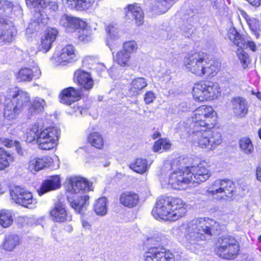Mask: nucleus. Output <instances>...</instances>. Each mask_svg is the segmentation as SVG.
<instances>
[{
    "mask_svg": "<svg viewBox=\"0 0 261 261\" xmlns=\"http://www.w3.org/2000/svg\"><path fill=\"white\" fill-rule=\"evenodd\" d=\"M186 159L178 158L165 163L161 168L160 182L164 187L170 186L176 190H185L192 183H200L211 176L208 168L200 163L197 166H186Z\"/></svg>",
    "mask_w": 261,
    "mask_h": 261,
    "instance_id": "f257e3e1",
    "label": "nucleus"
},
{
    "mask_svg": "<svg viewBox=\"0 0 261 261\" xmlns=\"http://www.w3.org/2000/svg\"><path fill=\"white\" fill-rule=\"evenodd\" d=\"M216 112L208 106H201L194 110L187 119V128L194 134L193 143L207 151L214 150L222 142L221 134L211 132L216 124Z\"/></svg>",
    "mask_w": 261,
    "mask_h": 261,
    "instance_id": "f03ea898",
    "label": "nucleus"
},
{
    "mask_svg": "<svg viewBox=\"0 0 261 261\" xmlns=\"http://www.w3.org/2000/svg\"><path fill=\"white\" fill-rule=\"evenodd\" d=\"M185 233L180 242L189 250H193L201 241L212 235V231L220 229L218 222L206 217H199L188 222L184 226Z\"/></svg>",
    "mask_w": 261,
    "mask_h": 261,
    "instance_id": "7ed1b4c3",
    "label": "nucleus"
},
{
    "mask_svg": "<svg viewBox=\"0 0 261 261\" xmlns=\"http://www.w3.org/2000/svg\"><path fill=\"white\" fill-rule=\"evenodd\" d=\"M184 65L191 73L200 77H214L220 70L221 64L211 61L203 52L189 54L184 58Z\"/></svg>",
    "mask_w": 261,
    "mask_h": 261,
    "instance_id": "20e7f679",
    "label": "nucleus"
},
{
    "mask_svg": "<svg viewBox=\"0 0 261 261\" xmlns=\"http://www.w3.org/2000/svg\"><path fill=\"white\" fill-rule=\"evenodd\" d=\"M187 213L185 204L179 198L170 197L158 199L152 215L157 219L174 221L182 217Z\"/></svg>",
    "mask_w": 261,
    "mask_h": 261,
    "instance_id": "39448f33",
    "label": "nucleus"
},
{
    "mask_svg": "<svg viewBox=\"0 0 261 261\" xmlns=\"http://www.w3.org/2000/svg\"><path fill=\"white\" fill-rule=\"evenodd\" d=\"M27 92L17 88L8 90L5 95L4 117L9 120L15 119L30 102Z\"/></svg>",
    "mask_w": 261,
    "mask_h": 261,
    "instance_id": "423d86ee",
    "label": "nucleus"
},
{
    "mask_svg": "<svg viewBox=\"0 0 261 261\" xmlns=\"http://www.w3.org/2000/svg\"><path fill=\"white\" fill-rule=\"evenodd\" d=\"M221 95V89L217 83L203 81L193 88V96L197 101L203 102L217 99Z\"/></svg>",
    "mask_w": 261,
    "mask_h": 261,
    "instance_id": "0eeeda50",
    "label": "nucleus"
},
{
    "mask_svg": "<svg viewBox=\"0 0 261 261\" xmlns=\"http://www.w3.org/2000/svg\"><path fill=\"white\" fill-rule=\"evenodd\" d=\"M217 245V254L220 257L227 259L236 258L240 251L238 241L234 237L230 235L219 237Z\"/></svg>",
    "mask_w": 261,
    "mask_h": 261,
    "instance_id": "6e6552de",
    "label": "nucleus"
},
{
    "mask_svg": "<svg viewBox=\"0 0 261 261\" xmlns=\"http://www.w3.org/2000/svg\"><path fill=\"white\" fill-rule=\"evenodd\" d=\"M60 133V130L55 127L39 129L37 142L38 148L49 150L56 147L58 143Z\"/></svg>",
    "mask_w": 261,
    "mask_h": 261,
    "instance_id": "1a4fd4ad",
    "label": "nucleus"
},
{
    "mask_svg": "<svg viewBox=\"0 0 261 261\" xmlns=\"http://www.w3.org/2000/svg\"><path fill=\"white\" fill-rule=\"evenodd\" d=\"M12 200L24 207L33 208L36 206L37 202L33 198L31 192L20 187L13 188L10 191Z\"/></svg>",
    "mask_w": 261,
    "mask_h": 261,
    "instance_id": "9d476101",
    "label": "nucleus"
},
{
    "mask_svg": "<svg viewBox=\"0 0 261 261\" xmlns=\"http://www.w3.org/2000/svg\"><path fill=\"white\" fill-rule=\"evenodd\" d=\"M92 184L81 176H72L66 181V191L71 193H83L92 191Z\"/></svg>",
    "mask_w": 261,
    "mask_h": 261,
    "instance_id": "9b49d317",
    "label": "nucleus"
},
{
    "mask_svg": "<svg viewBox=\"0 0 261 261\" xmlns=\"http://www.w3.org/2000/svg\"><path fill=\"white\" fill-rule=\"evenodd\" d=\"M144 261H175L174 254L162 247H154L144 254Z\"/></svg>",
    "mask_w": 261,
    "mask_h": 261,
    "instance_id": "f8f14e48",
    "label": "nucleus"
},
{
    "mask_svg": "<svg viewBox=\"0 0 261 261\" xmlns=\"http://www.w3.org/2000/svg\"><path fill=\"white\" fill-rule=\"evenodd\" d=\"M75 57L74 47L71 45H67L63 47L60 53H55L51 61L57 65L64 66L72 62Z\"/></svg>",
    "mask_w": 261,
    "mask_h": 261,
    "instance_id": "ddd939ff",
    "label": "nucleus"
},
{
    "mask_svg": "<svg viewBox=\"0 0 261 261\" xmlns=\"http://www.w3.org/2000/svg\"><path fill=\"white\" fill-rule=\"evenodd\" d=\"M230 185L231 182L229 181L217 179L208 188L207 192L211 195L219 194L221 197H230V194L232 192Z\"/></svg>",
    "mask_w": 261,
    "mask_h": 261,
    "instance_id": "4468645a",
    "label": "nucleus"
},
{
    "mask_svg": "<svg viewBox=\"0 0 261 261\" xmlns=\"http://www.w3.org/2000/svg\"><path fill=\"white\" fill-rule=\"evenodd\" d=\"M16 34V30L12 22L0 17V40L8 42H11Z\"/></svg>",
    "mask_w": 261,
    "mask_h": 261,
    "instance_id": "2eb2a0df",
    "label": "nucleus"
},
{
    "mask_svg": "<svg viewBox=\"0 0 261 261\" xmlns=\"http://www.w3.org/2000/svg\"><path fill=\"white\" fill-rule=\"evenodd\" d=\"M50 216L53 221L62 223L72 220L71 216L68 214L64 204L61 202H57L50 211Z\"/></svg>",
    "mask_w": 261,
    "mask_h": 261,
    "instance_id": "dca6fc26",
    "label": "nucleus"
},
{
    "mask_svg": "<svg viewBox=\"0 0 261 261\" xmlns=\"http://www.w3.org/2000/svg\"><path fill=\"white\" fill-rule=\"evenodd\" d=\"M61 25L68 32H72L79 28L86 27V23L80 19L66 14L63 15L60 20Z\"/></svg>",
    "mask_w": 261,
    "mask_h": 261,
    "instance_id": "f3484780",
    "label": "nucleus"
},
{
    "mask_svg": "<svg viewBox=\"0 0 261 261\" xmlns=\"http://www.w3.org/2000/svg\"><path fill=\"white\" fill-rule=\"evenodd\" d=\"M73 80L81 89L90 90L93 86V81L91 75L84 70H76L74 73Z\"/></svg>",
    "mask_w": 261,
    "mask_h": 261,
    "instance_id": "a211bd4d",
    "label": "nucleus"
},
{
    "mask_svg": "<svg viewBox=\"0 0 261 261\" xmlns=\"http://www.w3.org/2000/svg\"><path fill=\"white\" fill-rule=\"evenodd\" d=\"M53 159L48 156L31 159L28 164V169L35 174L36 172L50 166Z\"/></svg>",
    "mask_w": 261,
    "mask_h": 261,
    "instance_id": "6ab92c4d",
    "label": "nucleus"
},
{
    "mask_svg": "<svg viewBox=\"0 0 261 261\" xmlns=\"http://www.w3.org/2000/svg\"><path fill=\"white\" fill-rule=\"evenodd\" d=\"M80 98V91L73 87L64 89L60 94V102L66 105H71Z\"/></svg>",
    "mask_w": 261,
    "mask_h": 261,
    "instance_id": "aec40b11",
    "label": "nucleus"
},
{
    "mask_svg": "<svg viewBox=\"0 0 261 261\" xmlns=\"http://www.w3.org/2000/svg\"><path fill=\"white\" fill-rule=\"evenodd\" d=\"M58 34V31L54 28H48L42 36L39 49L43 53H46L51 48L53 42L55 40Z\"/></svg>",
    "mask_w": 261,
    "mask_h": 261,
    "instance_id": "412c9836",
    "label": "nucleus"
},
{
    "mask_svg": "<svg viewBox=\"0 0 261 261\" xmlns=\"http://www.w3.org/2000/svg\"><path fill=\"white\" fill-rule=\"evenodd\" d=\"M232 108L234 115L237 117H244L248 113L247 103L246 99L242 97H234L231 99Z\"/></svg>",
    "mask_w": 261,
    "mask_h": 261,
    "instance_id": "4be33fe9",
    "label": "nucleus"
},
{
    "mask_svg": "<svg viewBox=\"0 0 261 261\" xmlns=\"http://www.w3.org/2000/svg\"><path fill=\"white\" fill-rule=\"evenodd\" d=\"M61 186V179L59 175L50 176L42 184L39 194L42 195L48 191L58 189L60 188Z\"/></svg>",
    "mask_w": 261,
    "mask_h": 261,
    "instance_id": "5701e85b",
    "label": "nucleus"
},
{
    "mask_svg": "<svg viewBox=\"0 0 261 261\" xmlns=\"http://www.w3.org/2000/svg\"><path fill=\"white\" fill-rule=\"evenodd\" d=\"M41 73V71L37 66L33 67V69L28 68H23L18 72L17 79L20 81L30 82L34 78L38 79Z\"/></svg>",
    "mask_w": 261,
    "mask_h": 261,
    "instance_id": "b1692460",
    "label": "nucleus"
},
{
    "mask_svg": "<svg viewBox=\"0 0 261 261\" xmlns=\"http://www.w3.org/2000/svg\"><path fill=\"white\" fill-rule=\"evenodd\" d=\"M139 195L131 191L122 193L119 198L120 203L128 208H133L137 206L139 202Z\"/></svg>",
    "mask_w": 261,
    "mask_h": 261,
    "instance_id": "393cba45",
    "label": "nucleus"
},
{
    "mask_svg": "<svg viewBox=\"0 0 261 261\" xmlns=\"http://www.w3.org/2000/svg\"><path fill=\"white\" fill-rule=\"evenodd\" d=\"M126 15L127 17H132L138 25L143 23L144 14L141 8L136 4L127 5L125 8Z\"/></svg>",
    "mask_w": 261,
    "mask_h": 261,
    "instance_id": "a878e982",
    "label": "nucleus"
},
{
    "mask_svg": "<svg viewBox=\"0 0 261 261\" xmlns=\"http://www.w3.org/2000/svg\"><path fill=\"white\" fill-rule=\"evenodd\" d=\"M175 0H154L152 4V11L158 14L166 12L174 4Z\"/></svg>",
    "mask_w": 261,
    "mask_h": 261,
    "instance_id": "bb28decb",
    "label": "nucleus"
},
{
    "mask_svg": "<svg viewBox=\"0 0 261 261\" xmlns=\"http://www.w3.org/2000/svg\"><path fill=\"white\" fill-rule=\"evenodd\" d=\"M147 85V81L145 78H136L132 81L130 88L128 89L127 94L130 97L137 96Z\"/></svg>",
    "mask_w": 261,
    "mask_h": 261,
    "instance_id": "cd10ccee",
    "label": "nucleus"
},
{
    "mask_svg": "<svg viewBox=\"0 0 261 261\" xmlns=\"http://www.w3.org/2000/svg\"><path fill=\"white\" fill-rule=\"evenodd\" d=\"M67 199L72 208L79 213H81L89 204V197L86 194L81 196L80 199L74 200L67 196Z\"/></svg>",
    "mask_w": 261,
    "mask_h": 261,
    "instance_id": "c85d7f7f",
    "label": "nucleus"
},
{
    "mask_svg": "<svg viewBox=\"0 0 261 261\" xmlns=\"http://www.w3.org/2000/svg\"><path fill=\"white\" fill-rule=\"evenodd\" d=\"M94 0H66V5L70 9L85 10L90 9L93 5Z\"/></svg>",
    "mask_w": 261,
    "mask_h": 261,
    "instance_id": "c756f323",
    "label": "nucleus"
},
{
    "mask_svg": "<svg viewBox=\"0 0 261 261\" xmlns=\"http://www.w3.org/2000/svg\"><path fill=\"white\" fill-rule=\"evenodd\" d=\"M93 210L99 216H104L108 213V200L102 197L95 200L93 205Z\"/></svg>",
    "mask_w": 261,
    "mask_h": 261,
    "instance_id": "7c9ffc66",
    "label": "nucleus"
},
{
    "mask_svg": "<svg viewBox=\"0 0 261 261\" xmlns=\"http://www.w3.org/2000/svg\"><path fill=\"white\" fill-rule=\"evenodd\" d=\"M129 167L135 172L141 174L145 173L149 168L146 160L142 158L137 159L130 164Z\"/></svg>",
    "mask_w": 261,
    "mask_h": 261,
    "instance_id": "2f4dec72",
    "label": "nucleus"
},
{
    "mask_svg": "<svg viewBox=\"0 0 261 261\" xmlns=\"http://www.w3.org/2000/svg\"><path fill=\"white\" fill-rule=\"evenodd\" d=\"M20 243V239L17 234H8L5 238L4 249L8 251H12Z\"/></svg>",
    "mask_w": 261,
    "mask_h": 261,
    "instance_id": "473e14b6",
    "label": "nucleus"
},
{
    "mask_svg": "<svg viewBox=\"0 0 261 261\" xmlns=\"http://www.w3.org/2000/svg\"><path fill=\"white\" fill-rule=\"evenodd\" d=\"M13 161V156L0 147V170L9 167Z\"/></svg>",
    "mask_w": 261,
    "mask_h": 261,
    "instance_id": "72a5a7b5",
    "label": "nucleus"
},
{
    "mask_svg": "<svg viewBox=\"0 0 261 261\" xmlns=\"http://www.w3.org/2000/svg\"><path fill=\"white\" fill-rule=\"evenodd\" d=\"M227 36L229 40L236 46L243 48L245 46V42L242 36L233 28L228 30Z\"/></svg>",
    "mask_w": 261,
    "mask_h": 261,
    "instance_id": "f704fd0d",
    "label": "nucleus"
},
{
    "mask_svg": "<svg viewBox=\"0 0 261 261\" xmlns=\"http://www.w3.org/2000/svg\"><path fill=\"white\" fill-rule=\"evenodd\" d=\"M131 56L122 50L119 51L114 58L115 61L121 67H128L131 64Z\"/></svg>",
    "mask_w": 261,
    "mask_h": 261,
    "instance_id": "c9c22d12",
    "label": "nucleus"
},
{
    "mask_svg": "<svg viewBox=\"0 0 261 261\" xmlns=\"http://www.w3.org/2000/svg\"><path fill=\"white\" fill-rule=\"evenodd\" d=\"M88 141L91 145L98 149H101L103 146V139L102 136L97 132H93L89 134Z\"/></svg>",
    "mask_w": 261,
    "mask_h": 261,
    "instance_id": "e433bc0d",
    "label": "nucleus"
},
{
    "mask_svg": "<svg viewBox=\"0 0 261 261\" xmlns=\"http://www.w3.org/2000/svg\"><path fill=\"white\" fill-rule=\"evenodd\" d=\"M17 10H20V7L18 5H14L12 3L7 1H0V13L2 15L3 12L9 14L12 11Z\"/></svg>",
    "mask_w": 261,
    "mask_h": 261,
    "instance_id": "4c0bfd02",
    "label": "nucleus"
},
{
    "mask_svg": "<svg viewBox=\"0 0 261 261\" xmlns=\"http://www.w3.org/2000/svg\"><path fill=\"white\" fill-rule=\"evenodd\" d=\"M13 222L12 213L8 210H2L0 212V224L3 227L10 226Z\"/></svg>",
    "mask_w": 261,
    "mask_h": 261,
    "instance_id": "58836bf2",
    "label": "nucleus"
},
{
    "mask_svg": "<svg viewBox=\"0 0 261 261\" xmlns=\"http://www.w3.org/2000/svg\"><path fill=\"white\" fill-rule=\"evenodd\" d=\"M46 102L44 99L39 97H36L31 102L29 111L31 113L33 112H41L44 110Z\"/></svg>",
    "mask_w": 261,
    "mask_h": 261,
    "instance_id": "ea45409f",
    "label": "nucleus"
},
{
    "mask_svg": "<svg viewBox=\"0 0 261 261\" xmlns=\"http://www.w3.org/2000/svg\"><path fill=\"white\" fill-rule=\"evenodd\" d=\"M35 18V21L34 20L33 22L30 23L29 25V27L27 29V32L28 33H31L30 31L31 29L34 31L39 29V25L40 23L45 24L47 23V19L45 18H42V14H41V13L39 12H37L36 13Z\"/></svg>",
    "mask_w": 261,
    "mask_h": 261,
    "instance_id": "a19ab883",
    "label": "nucleus"
},
{
    "mask_svg": "<svg viewBox=\"0 0 261 261\" xmlns=\"http://www.w3.org/2000/svg\"><path fill=\"white\" fill-rule=\"evenodd\" d=\"M242 15L246 21L247 24L251 31L255 33L259 29V23L257 19L254 17L249 16L245 12L242 13Z\"/></svg>",
    "mask_w": 261,
    "mask_h": 261,
    "instance_id": "79ce46f5",
    "label": "nucleus"
},
{
    "mask_svg": "<svg viewBox=\"0 0 261 261\" xmlns=\"http://www.w3.org/2000/svg\"><path fill=\"white\" fill-rule=\"evenodd\" d=\"M240 146L241 150L245 153L253 152L254 148L252 141L248 138H243L240 140Z\"/></svg>",
    "mask_w": 261,
    "mask_h": 261,
    "instance_id": "37998d69",
    "label": "nucleus"
},
{
    "mask_svg": "<svg viewBox=\"0 0 261 261\" xmlns=\"http://www.w3.org/2000/svg\"><path fill=\"white\" fill-rule=\"evenodd\" d=\"M0 142L2 145L8 148H11L13 146H15L17 152L19 154L21 153V151L20 149V146L18 142L16 141H13L5 137H2L0 138Z\"/></svg>",
    "mask_w": 261,
    "mask_h": 261,
    "instance_id": "c03bdc74",
    "label": "nucleus"
},
{
    "mask_svg": "<svg viewBox=\"0 0 261 261\" xmlns=\"http://www.w3.org/2000/svg\"><path fill=\"white\" fill-rule=\"evenodd\" d=\"M237 54L243 68H246L250 62L248 55L242 49H238L237 52Z\"/></svg>",
    "mask_w": 261,
    "mask_h": 261,
    "instance_id": "a18cd8bd",
    "label": "nucleus"
},
{
    "mask_svg": "<svg viewBox=\"0 0 261 261\" xmlns=\"http://www.w3.org/2000/svg\"><path fill=\"white\" fill-rule=\"evenodd\" d=\"M39 129L36 125H34L31 127L29 130L26 133V139L28 142H32V141L36 140L37 142V134L39 132Z\"/></svg>",
    "mask_w": 261,
    "mask_h": 261,
    "instance_id": "49530a36",
    "label": "nucleus"
},
{
    "mask_svg": "<svg viewBox=\"0 0 261 261\" xmlns=\"http://www.w3.org/2000/svg\"><path fill=\"white\" fill-rule=\"evenodd\" d=\"M137 49L136 43L134 41H131L124 43L122 50L128 54V55L131 56V54L135 52Z\"/></svg>",
    "mask_w": 261,
    "mask_h": 261,
    "instance_id": "de8ad7c7",
    "label": "nucleus"
},
{
    "mask_svg": "<svg viewBox=\"0 0 261 261\" xmlns=\"http://www.w3.org/2000/svg\"><path fill=\"white\" fill-rule=\"evenodd\" d=\"M106 30L110 37L114 38L118 35V28L116 24H110L106 26Z\"/></svg>",
    "mask_w": 261,
    "mask_h": 261,
    "instance_id": "09e8293b",
    "label": "nucleus"
},
{
    "mask_svg": "<svg viewBox=\"0 0 261 261\" xmlns=\"http://www.w3.org/2000/svg\"><path fill=\"white\" fill-rule=\"evenodd\" d=\"M155 98L156 95L152 91H147L144 95V100L146 105H149L153 102Z\"/></svg>",
    "mask_w": 261,
    "mask_h": 261,
    "instance_id": "8fccbe9b",
    "label": "nucleus"
},
{
    "mask_svg": "<svg viewBox=\"0 0 261 261\" xmlns=\"http://www.w3.org/2000/svg\"><path fill=\"white\" fill-rule=\"evenodd\" d=\"M84 28H80L81 30H79V38L81 41L84 42H88L90 40V36H89V31Z\"/></svg>",
    "mask_w": 261,
    "mask_h": 261,
    "instance_id": "3c124183",
    "label": "nucleus"
},
{
    "mask_svg": "<svg viewBox=\"0 0 261 261\" xmlns=\"http://www.w3.org/2000/svg\"><path fill=\"white\" fill-rule=\"evenodd\" d=\"M47 7L52 12H56L58 10V5L55 2H51L49 1Z\"/></svg>",
    "mask_w": 261,
    "mask_h": 261,
    "instance_id": "603ef678",
    "label": "nucleus"
},
{
    "mask_svg": "<svg viewBox=\"0 0 261 261\" xmlns=\"http://www.w3.org/2000/svg\"><path fill=\"white\" fill-rule=\"evenodd\" d=\"M162 144L161 139L156 141L153 145L154 151L158 152L161 150L162 148Z\"/></svg>",
    "mask_w": 261,
    "mask_h": 261,
    "instance_id": "864d4df0",
    "label": "nucleus"
},
{
    "mask_svg": "<svg viewBox=\"0 0 261 261\" xmlns=\"http://www.w3.org/2000/svg\"><path fill=\"white\" fill-rule=\"evenodd\" d=\"M162 143L163 144L162 145V148L164 150H168L170 148L171 144L169 142V141H168L166 139H161Z\"/></svg>",
    "mask_w": 261,
    "mask_h": 261,
    "instance_id": "5fc2aeb1",
    "label": "nucleus"
},
{
    "mask_svg": "<svg viewBox=\"0 0 261 261\" xmlns=\"http://www.w3.org/2000/svg\"><path fill=\"white\" fill-rule=\"evenodd\" d=\"M257 179L261 181V163L258 165L256 171Z\"/></svg>",
    "mask_w": 261,
    "mask_h": 261,
    "instance_id": "6e6d98bb",
    "label": "nucleus"
},
{
    "mask_svg": "<svg viewBox=\"0 0 261 261\" xmlns=\"http://www.w3.org/2000/svg\"><path fill=\"white\" fill-rule=\"evenodd\" d=\"M247 46L252 51H255L256 49V46L255 43L253 41H248Z\"/></svg>",
    "mask_w": 261,
    "mask_h": 261,
    "instance_id": "4d7b16f0",
    "label": "nucleus"
},
{
    "mask_svg": "<svg viewBox=\"0 0 261 261\" xmlns=\"http://www.w3.org/2000/svg\"><path fill=\"white\" fill-rule=\"evenodd\" d=\"M249 3L255 7H258L261 4V0H247Z\"/></svg>",
    "mask_w": 261,
    "mask_h": 261,
    "instance_id": "13d9d810",
    "label": "nucleus"
},
{
    "mask_svg": "<svg viewBox=\"0 0 261 261\" xmlns=\"http://www.w3.org/2000/svg\"><path fill=\"white\" fill-rule=\"evenodd\" d=\"M171 77L169 75H166L161 79L162 82H164L166 84H168L171 81Z\"/></svg>",
    "mask_w": 261,
    "mask_h": 261,
    "instance_id": "bf43d9fd",
    "label": "nucleus"
},
{
    "mask_svg": "<svg viewBox=\"0 0 261 261\" xmlns=\"http://www.w3.org/2000/svg\"><path fill=\"white\" fill-rule=\"evenodd\" d=\"M96 68L100 71H103L106 69V66L102 63L97 64Z\"/></svg>",
    "mask_w": 261,
    "mask_h": 261,
    "instance_id": "052dcab7",
    "label": "nucleus"
},
{
    "mask_svg": "<svg viewBox=\"0 0 261 261\" xmlns=\"http://www.w3.org/2000/svg\"><path fill=\"white\" fill-rule=\"evenodd\" d=\"M251 93L253 95H255L258 99L261 100V92L252 90Z\"/></svg>",
    "mask_w": 261,
    "mask_h": 261,
    "instance_id": "680f3d73",
    "label": "nucleus"
},
{
    "mask_svg": "<svg viewBox=\"0 0 261 261\" xmlns=\"http://www.w3.org/2000/svg\"><path fill=\"white\" fill-rule=\"evenodd\" d=\"M161 135L160 133H159V132H155L152 135V138L153 139H156V138L161 137Z\"/></svg>",
    "mask_w": 261,
    "mask_h": 261,
    "instance_id": "e2e57ef3",
    "label": "nucleus"
},
{
    "mask_svg": "<svg viewBox=\"0 0 261 261\" xmlns=\"http://www.w3.org/2000/svg\"><path fill=\"white\" fill-rule=\"evenodd\" d=\"M82 225L84 227H88L91 226L90 223L88 221L84 220L82 221Z\"/></svg>",
    "mask_w": 261,
    "mask_h": 261,
    "instance_id": "0e129e2a",
    "label": "nucleus"
},
{
    "mask_svg": "<svg viewBox=\"0 0 261 261\" xmlns=\"http://www.w3.org/2000/svg\"><path fill=\"white\" fill-rule=\"evenodd\" d=\"M5 191V188L0 184V194H3L4 193Z\"/></svg>",
    "mask_w": 261,
    "mask_h": 261,
    "instance_id": "69168bd1",
    "label": "nucleus"
},
{
    "mask_svg": "<svg viewBox=\"0 0 261 261\" xmlns=\"http://www.w3.org/2000/svg\"><path fill=\"white\" fill-rule=\"evenodd\" d=\"M66 230L68 231H71L72 230V227L71 225H68L66 227Z\"/></svg>",
    "mask_w": 261,
    "mask_h": 261,
    "instance_id": "338daca9",
    "label": "nucleus"
},
{
    "mask_svg": "<svg viewBox=\"0 0 261 261\" xmlns=\"http://www.w3.org/2000/svg\"><path fill=\"white\" fill-rule=\"evenodd\" d=\"M258 136L261 140V128L258 130Z\"/></svg>",
    "mask_w": 261,
    "mask_h": 261,
    "instance_id": "774afa93",
    "label": "nucleus"
}]
</instances>
